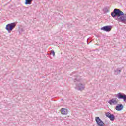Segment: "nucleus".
Segmentation results:
<instances>
[{"mask_svg": "<svg viewBox=\"0 0 126 126\" xmlns=\"http://www.w3.org/2000/svg\"><path fill=\"white\" fill-rule=\"evenodd\" d=\"M100 30H103L105 32H110L112 30V26H105L101 28Z\"/></svg>", "mask_w": 126, "mask_h": 126, "instance_id": "nucleus-7", "label": "nucleus"}, {"mask_svg": "<svg viewBox=\"0 0 126 126\" xmlns=\"http://www.w3.org/2000/svg\"><path fill=\"white\" fill-rule=\"evenodd\" d=\"M48 55H51V54H49V53H48Z\"/></svg>", "mask_w": 126, "mask_h": 126, "instance_id": "nucleus-16", "label": "nucleus"}, {"mask_svg": "<svg viewBox=\"0 0 126 126\" xmlns=\"http://www.w3.org/2000/svg\"><path fill=\"white\" fill-rule=\"evenodd\" d=\"M95 122L98 126H105V123L103 122V121H102L99 117H95Z\"/></svg>", "mask_w": 126, "mask_h": 126, "instance_id": "nucleus-5", "label": "nucleus"}, {"mask_svg": "<svg viewBox=\"0 0 126 126\" xmlns=\"http://www.w3.org/2000/svg\"><path fill=\"white\" fill-rule=\"evenodd\" d=\"M81 82V78L80 76H78L74 79V82Z\"/></svg>", "mask_w": 126, "mask_h": 126, "instance_id": "nucleus-11", "label": "nucleus"}, {"mask_svg": "<svg viewBox=\"0 0 126 126\" xmlns=\"http://www.w3.org/2000/svg\"><path fill=\"white\" fill-rule=\"evenodd\" d=\"M33 0H26L25 4H31Z\"/></svg>", "mask_w": 126, "mask_h": 126, "instance_id": "nucleus-13", "label": "nucleus"}, {"mask_svg": "<svg viewBox=\"0 0 126 126\" xmlns=\"http://www.w3.org/2000/svg\"><path fill=\"white\" fill-rule=\"evenodd\" d=\"M75 89L78 90L79 91H82L85 89V87L81 83L76 84Z\"/></svg>", "mask_w": 126, "mask_h": 126, "instance_id": "nucleus-4", "label": "nucleus"}, {"mask_svg": "<svg viewBox=\"0 0 126 126\" xmlns=\"http://www.w3.org/2000/svg\"><path fill=\"white\" fill-rule=\"evenodd\" d=\"M123 109H124V105H123V104H118L115 107V110H116V111H122Z\"/></svg>", "mask_w": 126, "mask_h": 126, "instance_id": "nucleus-9", "label": "nucleus"}, {"mask_svg": "<svg viewBox=\"0 0 126 126\" xmlns=\"http://www.w3.org/2000/svg\"><path fill=\"white\" fill-rule=\"evenodd\" d=\"M118 103H119V100H117V98H113L109 100L108 101V103L111 105H117Z\"/></svg>", "mask_w": 126, "mask_h": 126, "instance_id": "nucleus-6", "label": "nucleus"}, {"mask_svg": "<svg viewBox=\"0 0 126 126\" xmlns=\"http://www.w3.org/2000/svg\"><path fill=\"white\" fill-rule=\"evenodd\" d=\"M16 26V23H12L11 24H8L6 26L5 29L8 31L9 33H10L14 28H15V27Z\"/></svg>", "mask_w": 126, "mask_h": 126, "instance_id": "nucleus-2", "label": "nucleus"}, {"mask_svg": "<svg viewBox=\"0 0 126 126\" xmlns=\"http://www.w3.org/2000/svg\"><path fill=\"white\" fill-rule=\"evenodd\" d=\"M122 70L120 69V68H118L114 71V73L116 75H118V74H120Z\"/></svg>", "mask_w": 126, "mask_h": 126, "instance_id": "nucleus-12", "label": "nucleus"}, {"mask_svg": "<svg viewBox=\"0 0 126 126\" xmlns=\"http://www.w3.org/2000/svg\"><path fill=\"white\" fill-rule=\"evenodd\" d=\"M50 55H53V57H55V56H56V53H55V51H54V50H52L51 51H50Z\"/></svg>", "mask_w": 126, "mask_h": 126, "instance_id": "nucleus-14", "label": "nucleus"}, {"mask_svg": "<svg viewBox=\"0 0 126 126\" xmlns=\"http://www.w3.org/2000/svg\"><path fill=\"white\" fill-rule=\"evenodd\" d=\"M61 114L62 115H67L68 110L65 108H63L61 109Z\"/></svg>", "mask_w": 126, "mask_h": 126, "instance_id": "nucleus-10", "label": "nucleus"}, {"mask_svg": "<svg viewBox=\"0 0 126 126\" xmlns=\"http://www.w3.org/2000/svg\"><path fill=\"white\" fill-rule=\"evenodd\" d=\"M111 16L114 18L117 16L116 18L117 20L126 24V15H125L124 12L120 10V9L117 8L114 9V11L111 13Z\"/></svg>", "mask_w": 126, "mask_h": 126, "instance_id": "nucleus-1", "label": "nucleus"}, {"mask_svg": "<svg viewBox=\"0 0 126 126\" xmlns=\"http://www.w3.org/2000/svg\"><path fill=\"white\" fill-rule=\"evenodd\" d=\"M115 97L119 99V100L123 99V100H124V101L126 103V95L125 94L119 93L115 94Z\"/></svg>", "mask_w": 126, "mask_h": 126, "instance_id": "nucleus-3", "label": "nucleus"}, {"mask_svg": "<svg viewBox=\"0 0 126 126\" xmlns=\"http://www.w3.org/2000/svg\"><path fill=\"white\" fill-rule=\"evenodd\" d=\"M105 116L110 119V121H115V115L114 114H111L110 112H106L105 113Z\"/></svg>", "mask_w": 126, "mask_h": 126, "instance_id": "nucleus-8", "label": "nucleus"}, {"mask_svg": "<svg viewBox=\"0 0 126 126\" xmlns=\"http://www.w3.org/2000/svg\"><path fill=\"white\" fill-rule=\"evenodd\" d=\"M89 40V38H88V39H87V40L88 45H89V44H90V43H91V41L90 42H88V40Z\"/></svg>", "mask_w": 126, "mask_h": 126, "instance_id": "nucleus-15", "label": "nucleus"}]
</instances>
